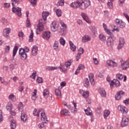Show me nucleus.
<instances>
[{
	"instance_id": "33",
	"label": "nucleus",
	"mask_w": 129,
	"mask_h": 129,
	"mask_svg": "<svg viewBox=\"0 0 129 129\" xmlns=\"http://www.w3.org/2000/svg\"><path fill=\"white\" fill-rule=\"evenodd\" d=\"M99 39L100 40V41L104 42V41L106 40V37H105L103 34H101L99 35Z\"/></svg>"
},
{
	"instance_id": "53",
	"label": "nucleus",
	"mask_w": 129,
	"mask_h": 129,
	"mask_svg": "<svg viewBox=\"0 0 129 129\" xmlns=\"http://www.w3.org/2000/svg\"><path fill=\"white\" fill-rule=\"evenodd\" d=\"M115 99H116V100H119V99H120V98H121V96L118 92H117L116 93V94L115 96Z\"/></svg>"
},
{
	"instance_id": "3",
	"label": "nucleus",
	"mask_w": 129,
	"mask_h": 129,
	"mask_svg": "<svg viewBox=\"0 0 129 129\" xmlns=\"http://www.w3.org/2000/svg\"><path fill=\"white\" fill-rule=\"evenodd\" d=\"M29 51H30V49L26 46L24 47V48L19 49V53L22 60H26L27 59V53L26 52L28 53Z\"/></svg>"
},
{
	"instance_id": "56",
	"label": "nucleus",
	"mask_w": 129,
	"mask_h": 129,
	"mask_svg": "<svg viewBox=\"0 0 129 129\" xmlns=\"http://www.w3.org/2000/svg\"><path fill=\"white\" fill-rule=\"evenodd\" d=\"M26 27L28 28H31V22H30L29 18H27L26 20Z\"/></svg>"
},
{
	"instance_id": "54",
	"label": "nucleus",
	"mask_w": 129,
	"mask_h": 129,
	"mask_svg": "<svg viewBox=\"0 0 129 129\" xmlns=\"http://www.w3.org/2000/svg\"><path fill=\"white\" fill-rule=\"evenodd\" d=\"M57 6L58 7H59V6H64V0H60V1L57 3Z\"/></svg>"
},
{
	"instance_id": "27",
	"label": "nucleus",
	"mask_w": 129,
	"mask_h": 129,
	"mask_svg": "<svg viewBox=\"0 0 129 129\" xmlns=\"http://www.w3.org/2000/svg\"><path fill=\"white\" fill-rule=\"evenodd\" d=\"M85 112L87 115H92V110H91L90 107H88L87 109H85Z\"/></svg>"
},
{
	"instance_id": "9",
	"label": "nucleus",
	"mask_w": 129,
	"mask_h": 129,
	"mask_svg": "<svg viewBox=\"0 0 129 129\" xmlns=\"http://www.w3.org/2000/svg\"><path fill=\"white\" fill-rule=\"evenodd\" d=\"M106 64L110 67H112L113 68L117 67V63L112 60H107L106 61Z\"/></svg>"
},
{
	"instance_id": "39",
	"label": "nucleus",
	"mask_w": 129,
	"mask_h": 129,
	"mask_svg": "<svg viewBox=\"0 0 129 129\" xmlns=\"http://www.w3.org/2000/svg\"><path fill=\"white\" fill-rule=\"evenodd\" d=\"M72 62H73V59L68 60L67 62L65 63L64 66H66L67 68H68V67H70V66H71V63H72Z\"/></svg>"
},
{
	"instance_id": "14",
	"label": "nucleus",
	"mask_w": 129,
	"mask_h": 129,
	"mask_svg": "<svg viewBox=\"0 0 129 129\" xmlns=\"http://www.w3.org/2000/svg\"><path fill=\"white\" fill-rule=\"evenodd\" d=\"M82 17L83 19H84V21L86 22L88 24H91V21H90V19H89V18L86 15V14L83 13L81 14Z\"/></svg>"
},
{
	"instance_id": "31",
	"label": "nucleus",
	"mask_w": 129,
	"mask_h": 129,
	"mask_svg": "<svg viewBox=\"0 0 129 129\" xmlns=\"http://www.w3.org/2000/svg\"><path fill=\"white\" fill-rule=\"evenodd\" d=\"M113 2H114V0H109L107 4V7L108 9H112V8L113 7L112 3H113Z\"/></svg>"
},
{
	"instance_id": "44",
	"label": "nucleus",
	"mask_w": 129,
	"mask_h": 129,
	"mask_svg": "<svg viewBox=\"0 0 129 129\" xmlns=\"http://www.w3.org/2000/svg\"><path fill=\"white\" fill-rule=\"evenodd\" d=\"M56 14L57 17H61V16H62V11L60 9H57L56 11Z\"/></svg>"
},
{
	"instance_id": "50",
	"label": "nucleus",
	"mask_w": 129,
	"mask_h": 129,
	"mask_svg": "<svg viewBox=\"0 0 129 129\" xmlns=\"http://www.w3.org/2000/svg\"><path fill=\"white\" fill-rule=\"evenodd\" d=\"M59 68L60 71L61 72H63V73H65V72L67 71V70L65 68V67L64 66L63 67H59Z\"/></svg>"
},
{
	"instance_id": "17",
	"label": "nucleus",
	"mask_w": 129,
	"mask_h": 129,
	"mask_svg": "<svg viewBox=\"0 0 129 129\" xmlns=\"http://www.w3.org/2000/svg\"><path fill=\"white\" fill-rule=\"evenodd\" d=\"M21 118L22 121L23 122H26V121H27V119H28V117L27 116V114H26V112L23 111L21 112Z\"/></svg>"
},
{
	"instance_id": "2",
	"label": "nucleus",
	"mask_w": 129,
	"mask_h": 129,
	"mask_svg": "<svg viewBox=\"0 0 129 129\" xmlns=\"http://www.w3.org/2000/svg\"><path fill=\"white\" fill-rule=\"evenodd\" d=\"M50 13L48 12L43 11L42 13V19H39V24L38 25V28L36 29V33L37 35L40 34V32H42L44 30V25L46 24V21H47V17H48Z\"/></svg>"
},
{
	"instance_id": "35",
	"label": "nucleus",
	"mask_w": 129,
	"mask_h": 129,
	"mask_svg": "<svg viewBox=\"0 0 129 129\" xmlns=\"http://www.w3.org/2000/svg\"><path fill=\"white\" fill-rule=\"evenodd\" d=\"M59 41L60 45H61L62 46H65V44H66V41L63 37H60Z\"/></svg>"
},
{
	"instance_id": "19",
	"label": "nucleus",
	"mask_w": 129,
	"mask_h": 129,
	"mask_svg": "<svg viewBox=\"0 0 129 129\" xmlns=\"http://www.w3.org/2000/svg\"><path fill=\"white\" fill-rule=\"evenodd\" d=\"M38 54V47L37 46H33L32 48V56H36Z\"/></svg>"
},
{
	"instance_id": "43",
	"label": "nucleus",
	"mask_w": 129,
	"mask_h": 129,
	"mask_svg": "<svg viewBox=\"0 0 129 129\" xmlns=\"http://www.w3.org/2000/svg\"><path fill=\"white\" fill-rule=\"evenodd\" d=\"M84 86H85V87H86L87 88L88 87V86H89V80H88V79H85Z\"/></svg>"
},
{
	"instance_id": "18",
	"label": "nucleus",
	"mask_w": 129,
	"mask_h": 129,
	"mask_svg": "<svg viewBox=\"0 0 129 129\" xmlns=\"http://www.w3.org/2000/svg\"><path fill=\"white\" fill-rule=\"evenodd\" d=\"M98 92L100 93L102 97H105L106 96V92L104 89L101 88L98 90Z\"/></svg>"
},
{
	"instance_id": "47",
	"label": "nucleus",
	"mask_w": 129,
	"mask_h": 129,
	"mask_svg": "<svg viewBox=\"0 0 129 129\" xmlns=\"http://www.w3.org/2000/svg\"><path fill=\"white\" fill-rule=\"evenodd\" d=\"M115 22L117 26H118V27H119V25H120L121 23L122 22V20L119 19H115Z\"/></svg>"
},
{
	"instance_id": "24",
	"label": "nucleus",
	"mask_w": 129,
	"mask_h": 129,
	"mask_svg": "<svg viewBox=\"0 0 129 129\" xmlns=\"http://www.w3.org/2000/svg\"><path fill=\"white\" fill-rule=\"evenodd\" d=\"M69 44L71 50L73 51V52H75V51H76V46H75L74 43H73V42H72L71 41H69Z\"/></svg>"
},
{
	"instance_id": "61",
	"label": "nucleus",
	"mask_w": 129,
	"mask_h": 129,
	"mask_svg": "<svg viewBox=\"0 0 129 129\" xmlns=\"http://www.w3.org/2000/svg\"><path fill=\"white\" fill-rule=\"evenodd\" d=\"M118 27L119 28H124V27H125V23L123 21H122L121 22V24H120Z\"/></svg>"
},
{
	"instance_id": "40",
	"label": "nucleus",
	"mask_w": 129,
	"mask_h": 129,
	"mask_svg": "<svg viewBox=\"0 0 129 129\" xmlns=\"http://www.w3.org/2000/svg\"><path fill=\"white\" fill-rule=\"evenodd\" d=\"M19 3L20 1L18 0H12V5L13 7H15V6H18Z\"/></svg>"
},
{
	"instance_id": "23",
	"label": "nucleus",
	"mask_w": 129,
	"mask_h": 129,
	"mask_svg": "<svg viewBox=\"0 0 129 129\" xmlns=\"http://www.w3.org/2000/svg\"><path fill=\"white\" fill-rule=\"evenodd\" d=\"M94 76L92 74H90L89 75V79L90 81V83L92 85H94L95 82H94Z\"/></svg>"
},
{
	"instance_id": "38",
	"label": "nucleus",
	"mask_w": 129,
	"mask_h": 129,
	"mask_svg": "<svg viewBox=\"0 0 129 129\" xmlns=\"http://www.w3.org/2000/svg\"><path fill=\"white\" fill-rule=\"evenodd\" d=\"M53 49L54 50H58L59 49V43L57 41H55L53 44Z\"/></svg>"
},
{
	"instance_id": "5",
	"label": "nucleus",
	"mask_w": 129,
	"mask_h": 129,
	"mask_svg": "<svg viewBox=\"0 0 129 129\" xmlns=\"http://www.w3.org/2000/svg\"><path fill=\"white\" fill-rule=\"evenodd\" d=\"M50 28L51 31L52 32H56L58 30V29H59V25H58L57 22L54 21L51 23Z\"/></svg>"
},
{
	"instance_id": "37",
	"label": "nucleus",
	"mask_w": 129,
	"mask_h": 129,
	"mask_svg": "<svg viewBox=\"0 0 129 129\" xmlns=\"http://www.w3.org/2000/svg\"><path fill=\"white\" fill-rule=\"evenodd\" d=\"M50 94V92L49 91V90L45 89L43 90V96H47Z\"/></svg>"
},
{
	"instance_id": "20",
	"label": "nucleus",
	"mask_w": 129,
	"mask_h": 129,
	"mask_svg": "<svg viewBox=\"0 0 129 129\" xmlns=\"http://www.w3.org/2000/svg\"><path fill=\"white\" fill-rule=\"evenodd\" d=\"M43 109H39L38 110H37V109H35L33 111V114L35 116H39L40 115V113L43 112Z\"/></svg>"
},
{
	"instance_id": "10",
	"label": "nucleus",
	"mask_w": 129,
	"mask_h": 129,
	"mask_svg": "<svg viewBox=\"0 0 129 129\" xmlns=\"http://www.w3.org/2000/svg\"><path fill=\"white\" fill-rule=\"evenodd\" d=\"M124 38L123 37H120L119 39V44H118L117 46V48L118 49V50H120V49H121L122 47L124 46Z\"/></svg>"
},
{
	"instance_id": "26",
	"label": "nucleus",
	"mask_w": 129,
	"mask_h": 129,
	"mask_svg": "<svg viewBox=\"0 0 129 129\" xmlns=\"http://www.w3.org/2000/svg\"><path fill=\"white\" fill-rule=\"evenodd\" d=\"M69 111L67 110V109H63L60 111V114L61 115H69Z\"/></svg>"
},
{
	"instance_id": "21",
	"label": "nucleus",
	"mask_w": 129,
	"mask_h": 129,
	"mask_svg": "<svg viewBox=\"0 0 129 129\" xmlns=\"http://www.w3.org/2000/svg\"><path fill=\"white\" fill-rule=\"evenodd\" d=\"M58 69H59V67L49 66L46 68V70L48 71H54L55 70H58Z\"/></svg>"
},
{
	"instance_id": "45",
	"label": "nucleus",
	"mask_w": 129,
	"mask_h": 129,
	"mask_svg": "<svg viewBox=\"0 0 129 129\" xmlns=\"http://www.w3.org/2000/svg\"><path fill=\"white\" fill-rule=\"evenodd\" d=\"M23 108H24V106H23V103L20 102L18 104V109L19 111L23 110Z\"/></svg>"
},
{
	"instance_id": "42",
	"label": "nucleus",
	"mask_w": 129,
	"mask_h": 129,
	"mask_svg": "<svg viewBox=\"0 0 129 129\" xmlns=\"http://www.w3.org/2000/svg\"><path fill=\"white\" fill-rule=\"evenodd\" d=\"M33 38H34V32H33V30H31L29 36V42H33Z\"/></svg>"
},
{
	"instance_id": "34",
	"label": "nucleus",
	"mask_w": 129,
	"mask_h": 129,
	"mask_svg": "<svg viewBox=\"0 0 129 129\" xmlns=\"http://www.w3.org/2000/svg\"><path fill=\"white\" fill-rule=\"evenodd\" d=\"M19 49V47L18 46H15L13 49V57H15L16 56V54H17V52H18V50Z\"/></svg>"
},
{
	"instance_id": "13",
	"label": "nucleus",
	"mask_w": 129,
	"mask_h": 129,
	"mask_svg": "<svg viewBox=\"0 0 129 129\" xmlns=\"http://www.w3.org/2000/svg\"><path fill=\"white\" fill-rule=\"evenodd\" d=\"M109 36L108 37L107 40V46H112L113 45V34L112 36L109 35Z\"/></svg>"
},
{
	"instance_id": "22",
	"label": "nucleus",
	"mask_w": 129,
	"mask_h": 129,
	"mask_svg": "<svg viewBox=\"0 0 129 129\" xmlns=\"http://www.w3.org/2000/svg\"><path fill=\"white\" fill-rule=\"evenodd\" d=\"M9 100L15 102L17 100V98L14 95V94H10L8 97Z\"/></svg>"
},
{
	"instance_id": "58",
	"label": "nucleus",
	"mask_w": 129,
	"mask_h": 129,
	"mask_svg": "<svg viewBox=\"0 0 129 129\" xmlns=\"http://www.w3.org/2000/svg\"><path fill=\"white\" fill-rule=\"evenodd\" d=\"M116 78H118V79H119V80H121V79H123V76L121 74H118L116 75Z\"/></svg>"
},
{
	"instance_id": "8",
	"label": "nucleus",
	"mask_w": 129,
	"mask_h": 129,
	"mask_svg": "<svg viewBox=\"0 0 129 129\" xmlns=\"http://www.w3.org/2000/svg\"><path fill=\"white\" fill-rule=\"evenodd\" d=\"M118 110H119V111H121L122 113H124V114H126V113H127L128 112L127 108L122 105H119L118 106Z\"/></svg>"
},
{
	"instance_id": "32",
	"label": "nucleus",
	"mask_w": 129,
	"mask_h": 129,
	"mask_svg": "<svg viewBox=\"0 0 129 129\" xmlns=\"http://www.w3.org/2000/svg\"><path fill=\"white\" fill-rule=\"evenodd\" d=\"M36 98H37V89H34L32 93V100H36Z\"/></svg>"
},
{
	"instance_id": "25",
	"label": "nucleus",
	"mask_w": 129,
	"mask_h": 129,
	"mask_svg": "<svg viewBox=\"0 0 129 129\" xmlns=\"http://www.w3.org/2000/svg\"><path fill=\"white\" fill-rule=\"evenodd\" d=\"M90 40H91V38L87 35H84L82 37V42H83V43H86V42H88L90 41Z\"/></svg>"
},
{
	"instance_id": "4",
	"label": "nucleus",
	"mask_w": 129,
	"mask_h": 129,
	"mask_svg": "<svg viewBox=\"0 0 129 129\" xmlns=\"http://www.w3.org/2000/svg\"><path fill=\"white\" fill-rule=\"evenodd\" d=\"M121 67L123 70H126L129 68V59L121 60Z\"/></svg>"
},
{
	"instance_id": "57",
	"label": "nucleus",
	"mask_w": 129,
	"mask_h": 129,
	"mask_svg": "<svg viewBox=\"0 0 129 129\" xmlns=\"http://www.w3.org/2000/svg\"><path fill=\"white\" fill-rule=\"evenodd\" d=\"M5 54L9 53V52H10V46L6 45L5 47Z\"/></svg>"
},
{
	"instance_id": "49",
	"label": "nucleus",
	"mask_w": 129,
	"mask_h": 129,
	"mask_svg": "<svg viewBox=\"0 0 129 129\" xmlns=\"http://www.w3.org/2000/svg\"><path fill=\"white\" fill-rule=\"evenodd\" d=\"M83 97H85V98H87L89 96V92L86 91L84 92V94H83Z\"/></svg>"
},
{
	"instance_id": "15",
	"label": "nucleus",
	"mask_w": 129,
	"mask_h": 129,
	"mask_svg": "<svg viewBox=\"0 0 129 129\" xmlns=\"http://www.w3.org/2000/svg\"><path fill=\"white\" fill-rule=\"evenodd\" d=\"M103 28L106 34L108 35L109 36H112V33L110 31V30L108 29L107 28V26L105 24H103Z\"/></svg>"
},
{
	"instance_id": "63",
	"label": "nucleus",
	"mask_w": 129,
	"mask_h": 129,
	"mask_svg": "<svg viewBox=\"0 0 129 129\" xmlns=\"http://www.w3.org/2000/svg\"><path fill=\"white\" fill-rule=\"evenodd\" d=\"M60 35L61 36H65L66 35V30L64 29H61L60 31Z\"/></svg>"
},
{
	"instance_id": "51",
	"label": "nucleus",
	"mask_w": 129,
	"mask_h": 129,
	"mask_svg": "<svg viewBox=\"0 0 129 129\" xmlns=\"http://www.w3.org/2000/svg\"><path fill=\"white\" fill-rule=\"evenodd\" d=\"M37 75V72H35L34 73H33L32 75L30 76V78H32V79H36V76Z\"/></svg>"
},
{
	"instance_id": "11",
	"label": "nucleus",
	"mask_w": 129,
	"mask_h": 129,
	"mask_svg": "<svg viewBox=\"0 0 129 129\" xmlns=\"http://www.w3.org/2000/svg\"><path fill=\"white\" fill-rule=\"evenodd\" d=\"M114 84L116 86H120V83H119V81L117 79H114L113 81H111L110 83V88H112V87H113Z\"/></svg>"
},
{
	"instance_id": "62",
	"label": "nucleus",
	"mask_w": 129,
	"mask_h": 129,
	"mask_svg": "<svg viewBox=\"0 0 129 129\" xmlns=\"http://www.w3.org/2000/svg\"><path fill=\"white\" fill-rule=\"evenodd\" d=\"M36 81L38 83H42V82H43V79L41 77H38Z\"/></svg>"
},
{
	"instance_id": "48",
	"label": "nucleus",
	"mask_w": 129,
	"mask_h": 129,
	"mask_svg": "<svg viewBox=\"0 0 129 129\" xmlns=\"http://www.w3.org/2000/svg\"><path fill=\"white\" fill-rule=\"evenodd\" d=\"M16 126H17V125L16 124V121L11 122V127L12 129L16 128Z\"/></svg>"
},
{
	"instance_id": "16",
	"label": "nucleus",
	"mask_w": 129,
	"mask_h": 129,
	"mask_svg": "<svg viewBox=\"0 0 129 129\" xmlns=\"http://www.w3.org/2000/svg\"><path fill=\"white\" fill-rule=\"evenodd\" d=\"M12 29L10 28H5L3 30V36L4 37H8Z\"/></svg>"
},
{
	"instance_id": "12",
	"label": "nucleus",
	"mask_w": 129,
	"mask_h": 129,
	"mask_svg": "<svg viewBox=\"0 0 129 129\" xmlns=\"http://www.w3.org/2000/svg\"><path fill=\"white\" fill-rule=\"evenodd\" d=\"M42 37L44 40H48L51 37V32L49 31L44 32L42 33Z\"/></svg>"
},
{
	"instance_id": "1",
	"label": "nucleus",
	"mask_w": 129,
	"mask_h": 129,
	"mask_svg": "<svg viewBox=\"0 0 129 129\" xmlns=\"http://www.w3.org/2000/svg\"><path fill=\"white\" fill-rule=\"evenodd\" d=\"M90 4L91 2L89 0H79L71 4L70 7L73 9L80 8L81 10H85V9H87L88 7H89Z\"/></svg>"
},
{
	"instance_id": "29",
	"label": "nucleus",
	"mask_w": 129,
	"mask_h": 129,
	"mask_svg": "<svg viewBox=\"0 0 129 129\" xmlns=\"http://www.w3.org/2000/svg\"><path fill=\"white\" fill-rule=\"evenodd\" d=\"M73 105L74 106V108H73L71 109V110L73 113H76L77 112V105L76 104V103L73 102Z\"/></svg>"
},
{
	"instance_id": "7",
	"label": "nucleus",
	"mask_w": 129,
	"mask_h": 129,
	"mask_svg": "<svg viewBox=\"0 0 129 129\" xmlns=\"http://www.w3.org/2000/svg\"><path fill=\"white\" fill-rule=\"evenodd\" d=\"M12 12L15 13L18 17H21L22 16V9L19 7H13Z\"/></svg>"
},
{
	"instance_id": "52",
	"label": "nucleus",
	"mask_w": 129,
	"mask_h": 129,
	"mask_svg": "<svg viewBox=\"0 0 129 129\" xmlns=\"http://www.w3.org/2000/svg\"><path fill=\"white\" fill-rule=\"evenodd\" d=\"M93 60L95 65H98V64H99V61H98V59H97V58L93 57Z\"/></svg>"
},
{
	"instance_id": "30",
	"label": "nucleus",
	"mask_w": 129,
	"mask_h": 129,
	"mask_svg": "<svg viewBox=\"0 0 129 129\" xmlns=\"http://www.w3.org/2000/svg\"><path fill=\"white\" fill-rule=\"evenodd\" d=\"M6 108L8 111H11L13 109V104L12 103H8L6 106Z\"/></svg>"
},
{
	"instance_id": "36",
	"label": "nucleus",
	"mask_w": 129,
	"mask_h": 129,
	"mask_svg": "<svg viewBox=\"0 0 129 129\" xmlns=\"http://www.w3.org/2000/svg\"><path fill=\"white\" fill-rule=\"evenodd\" d=\"M55 95L57 97L59 98V97H61V91L59 90L58 89H56L55 90Z\"/></svg>"
},
{
	"instance_id": "59",
	"label": "nucleus",
	"mask_w": 129,
	"mask_h": 129,
	"mask_svg": "<svg viewBox=\"0 0 129 129\" xmlns=\"http://www.w3.org/2000/svg\"><path fill=\"white\" fill-rule=\"evenodd\" d=\"M78 54H80V55H81V54H83V53H84V49H83V48L80 47L79 49H78Z\"/></svg>"
},
{
	"instance_id": "41",
	"label": "nucleus",
	"mask_w": 129,
	"mask_h": 129,
	"mask_svg": "<svg viewBox=\"0 0 129 129\" xmlns=\"http://www.w3.org/2000/svg\"><path fill=\"white\" fill-rule=\"evenodd\" d=\"M41 120H44V121H47V117L45 115V113H41Z\"/></svg>"
},
{
	"instance_id": "6",
	"label": "nucleus",
	"mask_w": 129,
	"mask_h": 129,
	"mask_svg": "<svg viewBox=\"0 0 129 129\" xmlns=\"http://www.w3.org/2000/svg\"><path fill=\"white\" fill-rule=\"evenodd\" d=\"M120 124L122 127L127 126L128 125V117L127 116H123Z\"/></svg>"
},
{
	"instance_id": "46",
	"label": "nucleus",
	"mask_w": 129,
	"mask_h": 129,
	"mask_svg": "<svg viewBox=\"0 0 129 129\" xmlns=\"http://www.w3.org/2000/svg\"><path fill=\"white\" fill-rule=\"evenodd\" d=\"M29 2L32 7H35L37 4V0H29Z\"/></svg>"
},
{
	"instance_id": "64",
	"label": "nucleus",
	"mask_w": 129,
	"mask_h": 129,
	"mask_svg": "<svg viewBox=\"0 0 129 129\" xmlns=\"http://www.w3.org/2000/svg\"><path fill=\"white\" fill-rule=\"evenodd\" d=\"M60 24L62 28H64V29L67 28L66 24H64V22L62 21V20L60 21Z\"/></svg>"
},
{
	"instance_id": "55",
	"label": "nucleus",
	"mask_w": 129,
	"mask_h": 129,
	"mask_svg": "<svg viewBox=\"0 0 129 129\" xmlns=\"http://www.w3.org/2000/svg\"><path fill=\"white\" fill-rule=\"evenodd\" d=\"M38 126L39 129H45V124H44L43 123H39L38 125Z\"/></svg>"
},
{
	"instance_id": "60",
	"label": "nucleus",
	"mask_w": 129,
	"mask_h": 129,
	"mask_svg": "<svg viewBox=\"0 0 129 129\" xmlns=\"http://www.w3.org/2000/svg\"><path fill=\"white\" fill-rule=\"evenodd\" d=\"M2 23L3 25H7L8 24V20L5 18H2Z\"/></svg>"
},
{
	"instance_id": "28",
	"label": "nucleus",
	"mask_w": 129,
	"mask_h": 129,
	"mask_svg": "<svg viewBox=\"0 0 129 129\" xmlns=\"http://www.w3.org/2000/svg\"><path fill=\"white\" fill-rule=\"evenodd\" d=\"M110 114V111L109 110H105L104 111V118L105 119H106L108 116H109V115Z\"/></svg>"
}]
</instances>
